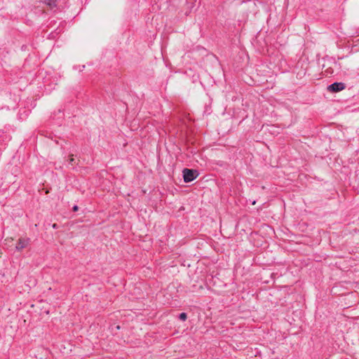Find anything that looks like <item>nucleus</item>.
Returning a JSON list of instances; mask_svg holds the SVG:
<instances>
[{
    "instance_id": "nucleus-4",
    "label": "nucleus",
    "mask_w": 359,
    "mask_h": 359,
    "mask_svg": "<svg viewBox=\"0 0 359 359\" xmlns=\"http://www.w3.org/2000/svg\"><path fill=\"white\" fill-rule=\"evenodd\" d=\"M42 2L50 8L57 7V0H42Z\"/></svg>"
},
{
    "instance_id": "nucleus-6",
    "label": "nucleus",
    "mask_w": 359,
    "mask_h": 359,
    "mask_svg": "<svg viewBox=\"0 0 359 359\" xmlns=\"http://www.w3.org/2000/svg\"><path fill=\"white\" fill-rule=\"evenodd\" d=\"M69 161V163L72 164L73 161H74V159L72 156H70Z\"/></svg>"
},
{
    "instance_id": "nucleus-1",
    "label": "nucleus",
    "mask_w": 359,
    "mask_h": 359,
    "mask_svg": "<svg viewBox=\"0 0 359 359\" xmlns=\"http://www.w3.org/2000/svg\"><path fill=\"white\" fill-rule=\"evenodd\" d=\"M183 179L184 182H191L194 180L199 175L196 170L184 168L182 170Z\"/></svg>"
},
{
    "instance_id": "nucleus-2",
    "label": "nucleus",
    "mask_w": 359,
    "mask_h": 359,
    "mask_svg": "<svg viewBox=\"0 0 359 359\" xmlns=\"http://www.w3.org/2000/svg\"><path fill=\"white\" fill-rule=\"evenodd\" d=\"M29 238H20L15 246V249L18 251H21L22 249L27 248L30 243Z\"/></svg>"
},
{
    "instance_id": "nucleus-8",
    "label": "nucleus",
    "mask_w": 359,
    "mask_h": 359,
    "mask_svg": "<svg viewBox=\"0 0 359 359\" xmlns=\"http://www.w3.org/2000/svg\"><path fill=\"white\" fill-rule=\"evenodd\" d=\"M57 227V226L56 224H53V229H56Z\"/></svg>"
},
{
    "instance_id": "nucleus-7",
    "label": "nucleus",
    "mask_w": 359,
    "mask_h": 359,
    "mask_svg": "<svg viewBox=\"0 0 359 359\" xmlns=\"http://www.w3.org/2000/svg\"><path fill=\"white\" fill-rule=\"evenodd\" d=\"M77 210H78V206L74 205V206L73 207V210H74V211H76Z\"/></svg>"
},
{
    "instance_id": "nucleus-3",
    "label": "nucleus",
    "mask_w": 359,
    "mask_h": 359,
    "mask_svg": "<svg viewBox=\"0 0 359 359\" xmlns=\"http://www.w3.org/2000/svg\"><path fill=\"white\" fill-rule=\"evenodd\" d=\"M346 85L341 82H335L327 87V90L330 92L337 93L345 89Z\"/></svg>"
},
{
    "instance_id": "nucleus-5",
    "label": "nucleus",
    "mask_w": 359,
    "mask_h": 359,
    "mask_svg": "<svg viewBox=\"0 0 359 359\" xmlns=\"http://www.w3.org/2000/svg\"><path fill=\"white\" fill-rule=\"evenodd\" d=\"M179 318L182 320L185 321L187 319V315L186 313H181L179 316Z\"/></svg>"
}]
</instances>
